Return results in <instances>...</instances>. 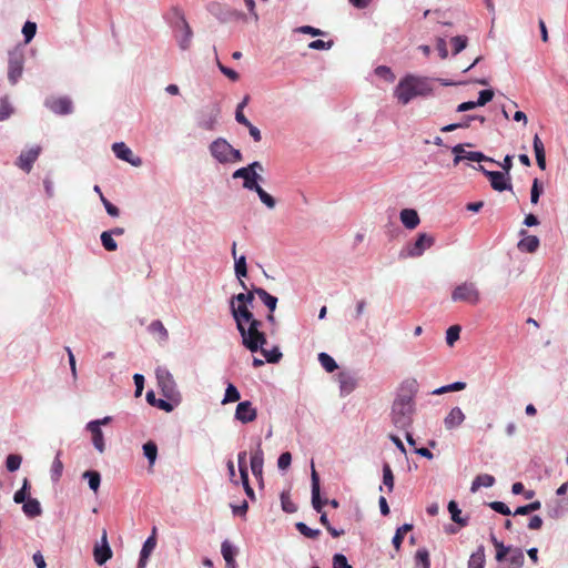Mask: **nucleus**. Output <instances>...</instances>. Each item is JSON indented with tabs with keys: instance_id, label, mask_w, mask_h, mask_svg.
Listing matches in <instances>:
<instances>
[{
	"instance_id": "obj_7",
	"label": "nucleus",
	"mask_w": 568,
	"mask_h": 568,
	"mask_svg": "<svg viewBox=\"0 0 568 568\" xmlns=\"http://www.w3.org/2000/svg\"><path fill=\"white\" fill-rule=\"evenodd\" d=\"M111 420V416H105L101 419L91 420L85 425V429L91 434L92 444L100 454L105 450V442L101 426L109 424Z\"/></svg>"
},
{
	"instance_id": "obj_2",
	"label": "nucleus",
	"mask_w": 568,
	"mask_h": 568,
	"mask_svg": "<svg viewBox=\"0 0 568 568\" xmlns=\"http://www.w3.org/2000/svg\"><path fill=\"white\" fill-rule=\"evenodd\" d=\"M433 93L432 79L406 74L395 88L394 95L403 105L408 104L414 98L427 97Z\"/></svg>"
},
{
	"instance_id": "obj_63",
	"label": "nucleus",
	"mask_w": 568,
	"mask_h": 568,
	"mask_svg": "<svg viewBox=\"0 0 568 568\" xmlns=\"http://www.w3.org/2000/svg\"><path fill=\"white\" fill-rule=\"evenodd\" d=\"M333 45V41L314 40L308 43V48L313 50H328Z\"/></svg>"
},
{
	"instance_id": "obj_34",
	"label": "nucleus",
	"mask_w": 568,
	"mask_h": 568,
	"mask_svg": "<svg viewBox=\"0 0 568 568\" xmlns=\"http://www.w3.org/2000/svg\"><path fill=\"white\" fill-rule=\"evenodd\" d=\"M383 486L387 488L388 493H392L394 489V475L389 464L387 463L383 465Z\"/></svg>"
},
{
	"instance_id": "obj_10",
	"label": "nucleus",
	"mask_w": 568,
	"mask_h": 568,
	"mask_svg": "<svg viewBox=\"0 0 568 568\" xmlns=\"http://www.w3.org/2000/svg\"><path fill=\"white\" fill-rule=\"evenodd\" d=\"M44 105L53 113L67 115L72 113V101L68 97H49L45 99Z\"/></svg>"
},
{
	"instance_id": "obj_6",
	"label": "nucleus",
	"mask_w": 568,
	"mask_h": 568,
	"mask_svg": "<svg viewBox=\"0 0 568 568\" xmlns=\"http://www.w3.org/2000/svg\"><path fill=\"white\" fill-rule=\"evenodd\" d=\"M311 481H312V506L314 510H316L320 516L321 524L327 528L331 526L327 514L323 511V499L321 497V486H320V477L317 471L314 468V465L312 464V471H311Z\"/></svg>"
},
{
	"instance_id": "obj_62",
	"label": "nucleus",
	"mask_w": 568,
	"mask_h": 568,
	"mask_svg": "<svg viewBox=\"0 0 568 568\" xmlns=\"http://www.w3.org/2000/svg\"><path fill=\"white\" fill-rule=\"evenodd\" d=\"M101 202L103 203L105 211L108 212L109 215H111L113 217L119 216L120 210L115 205H113L110 201H108V199H105V196L103 194H101Z\"/></svg>"
},
{
	"instance_id": "obj_21",
	"label": "nucleus",
	"mask_w": 568,
	"mask_h": 568,
	"mask_svg": "<svg viewBox=\"0 0 568 568\" xmlns=\"http://www.w3.org/2000/svg\"><path fill=\"white\" fill-rule=\"evenodd\" d=\"M400 221L408 230H414L418 226L420 220L418 213L413 209H404L400 211Z\"/></svg>"
},
{
	"instance_id": "obj_12",
	"label": "nucleus",
	"mask_w": 568,
	"mask_h": 568,
	"mask_svg": "<svg viewBox=\"0 0 568 568\" xmlns=\"http://www.w3.org/2000/svg\"><path fill=\"white\" fill-rule=\"evenodd\" d=\"M193 32L187 21L181 17L175 24V38L181 50H187L191 45Z\"/></svg>"
},
{
	"instance_id": "obj_20",
	"label": "nucleus",
	"mask_w": 568,
	"mask_h": 568,
	"mask_svg": "<svg viewBox=\"0 0 568 568\" xmlns=\"http://www.w3.org/2000/svg\"><path fill=\"white\" fill-rule=\"evenodd\" d=\"M159 385L165 393H171L174 389V381L171 373L165 367H158L155 371Z\"/></svg>"
},
{
	"instance_id": "obj_16",
	"label": "nucleus",
	"mask_w": 568,
	"mask_h": 568,
	"mask_svg": "<svg viewBox=\"0 0 568 568\" xmlns=\"http://www.w3.org/2000/svg\"><path fill=\"white\" fill-rule=\"evenodd\" d=\"M453 153L455 154V159H454L455 164H458L464 159H467V160L474 161V162H481V161L494 162L491 159H488L481 152H466L462 144L454 146Z\"/></svg>"
},
{
	"instance_id": "obj_48",
	"label": "nucleus",
	"mask_w": 568,
	"mask_h": 568,
	"mask_svg": "<svg viewBox=\"0 0 568 568\" xmlns=\"http://www.w3.org/2000/svg\"><path fill=\"white\" fill-rule=\"evenodd\" d=\"M281 505L282 509L287 514H293L297 510V506L291 500L287 493L281 494Z\"/></svg>"
},
{
	"instance_id": "obj_30",
	"label": "nucleus",
	"mask_w": 568,
	"mask_h": 568,
	"mask_svg": "<svg viewBox=\"0 0 568 568\" xmlns=\"http://www.w3.org/2000/svg\"><path fill=\"white\" fill-rule=\"evenodd\" d=\"M539 246V240L535 235H527L519 241L518 247L521 251L534 253Z\"/></svg>"
},
{
	"instance_id": "obj_9",
	"label": "nucleus",
	"mask_w": 568,
	"mask_h": 568,
	"mask_svg": "<svg viewBox=\"0 0 568 568\" xmlns=\"http://www.w3.org/2000/svg\"><path fill=\"white\" fill-rule=\"evenodd\" d=\"M23 71V53L14 50L9 52L8 79L11 84H16L21 78Z\"/></svg>"
},
{
	"instance_id": "obj_14",
	"label": "nucleus",
	"mask_w": 568,
	"mask_h": 568,
	"mask_svg": "<svg viewBox=\"0 0 568 568\" xmlns=\"http://www.w3.org/2000/svg\"><path fill=\"white\" fill-rule=\"evenodd\" d=\"M433 244L434 237L426 233H422L418 235L415 243L412 246H409L408 255L412 257L420 256L425 252V250L432 247Z\"/></svg>"
},
{
	"instance_id": "obj_15",
	"label": "nucleus",
	"mask_w": 568,
	"mask_h": 568,
	"mask_svg": "<svg viewBox=\"0 0 568 568\" xmlns=\"http://www.w3.org/2000/svg\"><path fill=\"white\" fill-rule=\"evenodd\" d=\"M40 152V146H34L26 152H22L17 160V165L24 172L29 173L32 169L33 163L37 161Z\"/></svg>"
},
{
	"instance_id": "obj_51",
	"label": "nucleus",
	"mask_w": 568,
	"mask_h": 568,
	"mask_svg": "<svg viewBox=\"0 0 568 568\" xmlns=\"http://www.w3.org/2000/svg\"><path fill=\"white\" fill-rule=\"evenodd\" d=\"M60 455L61 452H58L51 467V474L54 480H58L61 477L63 470V464L60 459Z\"/></svg>"
},
{
	"instance_id": "obj_26",
	"label": "nucleus",
	"mask_w": 568,
	"mask_h": 568,
	"mask_svg": "<svg viewBox=\"0 0 568 568\" xmlns=\"http://www.w3.org/2000/svg\"><path fill=\"white\" fill-rule=\"evenodd\" d=\"M254 292L265 304V306L270 310V312L273 313L277 305V297L271 295L262 287H254Z\"/></svg>"
},
{
	"instance_id": "obj_39",
	"label": "nucleus",
	"mask_w": 568,
	"mask_h": 568,
	"mask_svg": "<svg viewBox=\"0 0 568 568\" xmlns=\"http://www.w3.org/2000/svg\"><path fill=\"white\" fill-rule=\"evenodd\" d=\"M412 528H413V525H410V524H404L403 526L397 528L395 536L393 537V540H392V542L396 549L400 548V545L403 542L405 534L408 532L409 530H412Z\"/></svg>"
},
{
	"instance_id": "obj_40",
	"label": "nucleus",
	"mask_w": 568,
	"mask_h": 568,
	"mask_svg": "<svg viewBox=\"0 0 568 568\" xmlns=\"http://www.w3.org/2000/svg\"><path fill=\"white\" fill-rule=\"evenodd\" d=\"M155 546V538L153 536L149 537L142 546V549L140 551V558H142V560H148L150 555L153 552Z\"/></svg>"
},
{
	"instance_id": "obj_56",
	"label": "nucleus",
	"mask_w": 568,
	"mask_h": 568,
	"mask_svg": "<svg viewBox=\"0 0 568 568\" xmlns=\"http://www.w3.org/2000/svg\"><path fill=\"white\" fill-rule=\"evenodd\" d=\"M488 506L496 513H499L505 516H509L513 514L510 508L503 501H491L488 504Z\"/></svg>"
},
{
	"instance_id": "obj_13",
	"label": "nucleus",
	"mask_w": 568,
	"mask_h": 568,
	"mask_svg": "<svg viewBox=\"0 0 568 568\" xmlns=\"http://www.w3.org/2000/svg\"><path fill=\"white\" fill-rule=\"evenodd\" d=\"M257 416L256 409L250 400L240 402L235 409V418L243 424L255 420Z\"/></svg>"
},
{
	"instance_id": "obj_52",
	"label": "nucleus",
	"mask_w": 568,
	"mask_h": 568,
	"mask_svg": "<svg viewBox=\"0 0 568 568\" xmlns=\"http://www.w3.org/2000/svg\"><path fill=\"white\" fill-rule=\"evenodd\" d=\"M37 24L31 21H27L22 28L26 43H29L36 36Z\"/></svg>"
},
{
	"instance_id": "obj_41",
	"label": "nucleus",
	"mask_w": 568,
	"mask_h": 568,
	"mask_svg": "<svg viewBox=\"0 0 568 568\" xmlns=\"http://www.w3.org/2000/svg\"><path fill=\"white\" fill-rule=\"evenodd\" d=\"M220 111L219 109L215 111V113H212V114H209L206 116H204L200 122H199V126L204 129V130H207V131H212L214 130L215 128V124L217 122V115H219Z\"/></svg>"
},
{
	"instance_id": "obj_27",
	"label": "nucleus",
	"mask_w": 568,
	"mask_h": 568,
	"mask_svg": "<svg viewBox=\"0 0 568 568\" xmlns=\"http://www.w3.org/2000/svg\"><path fill=\"white\" fill-rule=\"evenodd\" d=\"M485 549L484 546H479L477 550L470 555L467 568H485Z\"/></svg>"
},
{
	"instance_id": "obj_55",
	"label": "nucleus",
	"mask_w": 568,
	"mask_h": 568,
	"mask_svg": "<svg viewBox=\"0 0 568 568\" xmlns=\"http://www.w3.org/2000/svg\"><path fill=\"white\" fill-rule=\"evenodd\" d=\"M261 202L263 204H265L268 209H274L275 207V200L272 195H270L266 191H264L262 187H260L257 191H256Z\"/></svg>"
},
{
	"instance_id": "obj_38",
	"label": "nucleus",
	"mask_w": 568,
	"mask_h": 568,
	"mask_svg": "<svg viewBox=\"0 0 568 568\" xmlns=\"http://www.w3.org/2000/svg\"><path fill=\"white\" fill-rule=\"evenodd\" d=\"M146 400L149 404L156 406L168 413L173 409V406L169 402H166L164 399H156L153 392L146 393Z\"/></svg>"
},
{
	"instance_id": "obj_25",
	"label": "nucleus",
	"mask_w": 568,
	"mask_h": 568,
	"mask_svg": "<svg viewBox=\"0 0 568 568\" xmlns=\"http://www.w3.org/2000/svg\"><path fill=\"white\" fill-rule=\"evenodd\" d=\"M234 260H235V265H234L235 274L240 281V285L242 286V288L244 291H246L247 286L245 284V282L242 280L243 277H245L247 275L246 257L244 255H242Z\"/></svg>"
},
{
	"instance_id": "obj_37",
	"label": "nucleus",
	"mask_w": 568,
	"mask_h": 568,
	"mask_svg": "<svg viewBox=\"0 0 568 568\" xmlns=\"http://www.w3.org/2000/svg\"><path fill=\"white\" fill-rule=\"evenodd\" d=\"M143 454L148 458L150 466H153L158 457V446L153 442L143 445Z\"/></svg>"
},
{
	"instance_id": "obj_57",
	"label": "nucleus",
	"mask_w": 568,
	"mask_h": 568,
	"mask_svg": "<svg viewBox=\"0 0 568 568\" xmlns=\"http://www.w3.org/2000/svg\"><path fill=\"white\" fill-rule=\"evenodd\" d=\"M27 489H28V480L24 479L21 489L17 490L13 496V500L16 504H24L27 499Z\"/></svg>"
},
{
	"instance_id": "obj_42",
	"label": "nucleus",
	"mask_w": 568,
	"mask_h": 568,
	"mask_svg": "<svg viewBox=\"0 0 568 568\" xmlns=\"http://www.w3.org/2000/svg\"><path fill=\"white\" fill-rule=\"evenodd\" d=\"M240 397H241V395H240V392L237 390V388L233 384H229L225 389V394H224L222 404L237 402L240 399Z\"/></svg>"
},
{
	"instance_id": "obj_45",
	"label": "nucleus",
	"mask_w": 568,
	"mask_h": 568,
	"mask_svg": "<svg viewBox=\"0 0 568 568\" xmlns=\"http://www.w3.org/2000/svg\"><path fill=\"white\" fill-rule=\"evenodd\" d=\"M101 242H102L103 247L106 251L113 252L118 247L116 242L113 240L112 233H110L109 231L102 232Z\"/></svg>"
},
{
	"instance_id": "obj_32",
	"label": "nucleus",
	"mask_w": 568,
	"mask_h": 568,
	"mask_svg": "<svg viewBox=\"0 0 568 568\" xmlns=\"http://www.w3.org/2000/svg\"><path fill=\"white\" fill-rule=\"evenodd\" d=\"M221 554L225 560V564H232L237 555V549L229 541L224 540L221 545Z\"/></svg>"
},
{
	"instance_id": "obj_8",
	"label": "nucleus",
	"mask_w": 568,
	"mask_h": 568,
	"mask_svg": "<svg viewBox=\"0 0 568 568\" xmlns=\"http://www.w3.org/2000/svg\"><path fill=\"white\" fill-rule=\"evenodd\" d=\"M478 170L489 180L495 191L503 192L513 189L509 175L499 171H488L483 165H479Z\"/></svg>"
},
{
	"instance_id": "obj_5",
	"label": "nucleus",
	"mask_w": 568,
	"mask_h": 568,
	"mask_svg": "<svg viewBox=\"0 0 568 568\" xmlns=\"http://www.w3.org/2000/svg\"><path fill=\"white\" fill-rule=\"evenodd\" d=\"M254 295H256V293L253 290L247 293H240L231 298L230 306L233 317L244 320L252 318L253 313L250 311L248 306L252 305Z\"/></svg>"
},
{
	"instance_id": "obj_19",
	"label": "nucleus",
	"mask_w": 568,
	"mask_h": 568,
	"mask_svg": "<svg viewBox=\"0 0 568 568\" xmlns=\"http://www.w3.org/2000/svg\"><path fill=\"white\" fill-rule=\"evenodd\" d=\"M465 414L459 407H454L444 418V425L447 430H453L459 427L465 422Z\"/></svg>"
},
{
	"instance_id": "obj_18",
	"label": "nucleus",
	"mask_w": 568,
	"mask_h": 568,
	"mask_svg": "<svg viewBox=\"0 0 568 568\" xmlns=\"http://www.w3.org/2000/svg\"><path fill=\"white\" fill-rule=\"evenodd\" d=\"M102 545L94 548V560L98 565L105 564L112 557V550L108 544L106 531L104 530L101 537Z\"/></svg>"
},
{
	"instance_id": "obj_49",
	"label": "nucleus",
	"mask_w": 568,
	"mask_h": 568,
	"mask_svg": "<svg viewBox=\"0 0 568 568\" xmlns=\"http://www.w3.org/2000/svg\"><path fill=\"white\" fill-rule=\"evenodd\" d=\"M261 180V176L257 172H253L248 178H246L243 182V186L251 191H257L261 186L257 181Z\"/></svg>"
},
{
	"instance_id": "obj_46",
	"label": "nucleus",
	"mask_w": 568,
	"mask_h": 568,
	"mask_svg": "<svg viewBox=\"0 0 568 568\" xmlns=\"http://www.w3.org/2000/svg\"><path fill=\"white\" fill-rule=\"evenodd\" d=\"M22 457L17 454H10L6 459V467L9 471L13 473L21 466Z\"/></svg>"
},
{
	"instance_id": "obj_1",
	"label": "nucleus",
	"mask_w": 568,
	"mask_h": 568,
	"mask_svg": "<svg viewBox=\"0 0 568 568\" xmlns=\"http://www.w3.org/2000/svg\"><path fill=\"white\" fill-rule=\"evenodd\" d=\"M417 392L418 383L415 378L403 381L395 392L389 418L393 426L399 430H407L413 425Z\"/></svg>"
},
{
	"instance_id": "obj_53",
	"label": "nucleus",
	"mask_w": 568,
	"mask_h": 568,
	"mask_svg": "<svg viewBox=\"0 0 568 568\" xmlns=\"http://www.w3.org/2000/svg\"><path fill=\"white\" fill-rule=\"evenodd\" d=\"M450 42L453 44V53L458 54L466 48L467 38L465 36H456V37L452 38Z\"/></svg>"
},
{
	"instance_id": "obj_59",
	"label": "nucleus",
	"mask_w": 568,
	"mask_h": 568,
	"mask_svg": "<svg viewBox=\"0 0 568 568\" xmlns=\"http://www.w3.org/2000/svg\"><path fill=\"white\" fill-rule=\"evenodd\" d=\"M246 452H241L237 455L239 468L242 481H246L247 468H246Z\"/></svg>"
},
{
	"instance_id": "obj_22",
	"label": "nucleus",
	"mask_w": 568,
	"mask_h": 568,
	"mask_svg": "<svg viewBox=\"0 0 568 568\" xmlns=\"http://www.w3.org/2000/svg\"><path fill=\"white\" fill-rule=\"evenodd\" d=\"M505 560L510 565V568H521L525 562L523 549L510 547Z\"/></svg>"
},
{
	"instance_id": "obj_60",
	"label": "nucleus",
	"mask_w": 568,
	"mask_h": 568,
	"mask_svg": "<svg viewBox=\"0 0 568 568\" xmlns=\"http://www.w3.org/2000/svg\"><path fill=\"white\" fill-rule=\"evenodd\" d=\"M292 463V455L288 452L282 453L277 459V467L281 470H285Z\"/></svg>"
},
{
	"instance_id": "obj_3",
	"label": "nucleus",
	"mask_w": 568,
	"mask_h": 568,
	"mask_svg": "<svg viewBox=\"0 0 568 568\" xmlns=\"http://www.w3.org/2000/svg\"><path fill=\"white\" fill-rule=\"evenodd\" d=\"M240 331L244 346L252 353L257 352L265 343L264 333L261 332L262 323L253 315L251 320L234 317Z\"/></svg>"
},
{
	"instance_id": "obj_64",
	"label": "nucleus",
	"mask_w": 568,
	"mask_h": 568,
	"mask_svg": "<svg viewBox=\"0 0 568 568\" xmlns=\"http://www.w3.org/2000/svg\"><path fill=\"white\" fill-rule=\"evenodd\" d=\"M217 67H219L220 71L225 77H227L230 80H232V81H237L239 80L240 75H239V73L235 70L230 69V68L223 65L220 61H217Z\"/></svg>"
},
{
	"instance_id": "obj_11",
	"label": "nucleus",
	"mask_w": 568,
	"mask_h": 568,
	"mask_svg": "<svg viewBox=\"0 0 568 568\" xmlns=\"http://www.w3.org/2000/svg\"><path fill=\"white\" fill-rule=\"evenodd\" d=\"M210 152L221 163H227L232 161L230 153L232 152V145L222 138L216 139L210 145Z\"/></svg>"
},
{
	"instance_id": "obj_50",
	"label": "nucleus",
	"mask_w": 568,
	"mask_h": 568,
	"mask_svg": "<svg viewBox=\"0 0 568 568\" xmlns=\"http://www.w3.org/2000/svg\"><path fill=\"white\" fill-rule=\"evenodd\" d=\"M13 112L7 97L0 99V121L7 120Z\"/></svg>"
},
{
	"instance_id": "obj_61",
	"label": "nucleus",
	"mask_w": 568,
	"mask_h": 568,
	"mask_svg": "<svg viewBox=\"0 0 568 568\" xmlns=\"http://www.w3.org/2000/svg\"><path fill=\"white\" fill-rule=\"evenodd\" d=\"M333 568H353L346 557L342 554H336L333 557Z\"/></svg>"
},
{
	"instance_id": "obj_28",
	"label": "nucleus",
	"mask_w": 568,
	"mask_h": 568,
	"mask_svg": "<svg viewBox=\"0 0 568 568\" xmlns=\"http://www.w3.org/2000/svg\"><path fill=\"white\" fill-rule=\"evenodd\" d=\"M448 511L450 514L452 520L456 524H458L462 527L467 526L468 524V517H462V510L459 509L456 501L450 500L448 503Z\"/></svg>"
},
{
	"instance_id": "obj_43",
	"label": "nucleus",
	"mask_w": 568,
	"mask_h": 568,
	"mask_svg": "<svg viewBox=\"0 0 568 568\" xmlns=\"http://www.w3.org/2000/svg\"><path fill=\"white\" fill-rule=\"evenodd\" d=\"M465 387H466V383L455 382L453 384H448V385L442 386L439 388H436L435 390H433V394L440 395V394H444L447 392H457V390L464 389Z\"/></svg>"
},
{
	"instance_id": "obj_36",
	"label": "nucleus",
	"mask_w": 568,
	"mask_h": 568,
	"mask_svg": "<svg viewBox=\"0 0 568 568\" xmlns=\"http://www.w3.org/2000/svg\"><path fill=\"white\" fill-rule=\"evenodd\" d=\"M83 478H87L88 479V484H89V487L93 490V491H97L100 487V484H101V476L98 471L95 470H87L83 473Z\"/></svg>"
},
{
	"instance_id": "obj_31",
	"label": "nucleus",
	"mask_w": 568,
	"mask_h": 568,
	"mask_svg": "<svg viewBox=\"0 0 568 568\" xmlns=\"http://www.w3.org/2000/svg\"><path fill=\"white\" fill-rule=\"evenodd\" d=\"M339 387L342 395H348L356 387V381L346 374L339 375Z\"/></svg>"
},
{
	"instance_id": "obj_24",
	"label": "nucleus",
	"mask_w": 568,
	"mask_h": 568,
	"mask_svg": "<svg viewBox=\"0 0 568 568\" xmlns=\"http://www.w3.org/2000/svg\"><path fill=\"white\" fill-rule=\"evenodd\" d=\"M495 484V477L489 474H481L475 477L471 483L470 491L476 493L481 487H491Z\"/></svg>"
},
{
	"instance_id": "obj_4",
	"label": "nucleus",
	"mask_w": 568,
	"mask_h": 568,
	"mask_svg": "<svg viewBox=\"0 0 568 568\" xmlns=\"http://www.w3.org/2000/svg\"><path fill=\"white\" fill-rule=\"evenodd\" d=\"M452 301L476 306L481 301V294L476 283L465 281L452 291Z\"/></svg>"
},
{
	"instance_id": "obj_58",
	"label": "nucleus",
	"mask_w": 568,
	"mask_h": 568,
	"mask_svg": "<svg viewBox=\"0 0 568 568\" xmlns=\"http://www.w3.org/2000/svg\"><path fill=\"white\" fill-rule=\"evenodd\" d=\"M494 98V91L490 89L483 90L479 92L478 100L475 101L477 106H484L486 103L491 101Z\"/></svg>"
},
{
	"instance_id": "obj_23",
	"label": "nucleus",
	"mask_w": 568,
	"mask_h": 568,
	"mask_svg": "<svg viewBox=\"0 0 568 568\" xmlns=\"http://www.w3.org/2000/svg\"><path fill=\"white\" fill-rule=\"evenodd\" d=\"M263 463V450L261 448V443H258L256 450L251 456V469L255 477L262 476Z\"/></svg>"
},
{
	"instance_id": "obj_33",
	"label": "nucleus",
	"mask_w": 568,
	"mask_h": 568,
	"mask_svg": "<svg viewBox=\"0 0 568 568\" xmlns=\"http://www.w3.org/2000/svg\"><path fill=\"white\" fill-rule=\"evenodd\" d=\"M416 567L430 568L429 554L426 548H419L415 555Z\"/></svg>"
},
{
	"instance_id": "obj_47",
	"label": "nucleus",
	"mask_w": 568,
	"mask_h": 568,
	"mask_svg": "<svg viewBox=\"0 0 568 568\" xmlns=\"http://www.w3.org/2000/svg\"><path fill=\"white\" fill-rule=\"evenodd\" d=\"M541 507V503L539 500H535L528 505L519 506L514 511V515H528L535 510H538Z\"/></svg>"
},
{
	"instance_id": "obj_44",
	"label": "nucleus",
	"mask_w": 568,
	"mask_h": 568,
	"mask_svg": "<svg viewBox=\"0 0 568 568\" xmlns=\"http://www.w3.org/2000/svg\"><path fill=\"white\" fill-rule=\"evenodd\" d=\"M295 527L300 531V534L311 539L317 538L321 534L318 529L310 528L306 524L302 521L297 523Z\"/></svg>"
},
{
	"instance_id": "obj_54",
	"label": "nucleus",
	"mask_w": 568,
	"mask_h": 568,
	"mask_svg": "<svg viewBox=\"0 0 568 568\" xmlns=\"http://www.w3.org/2000/svg\"><path fill=\"white\" fill-rule=\"evenodd\" d=\"M460 326L459 325H452L447 332H446V342L449 346H453L454 343L459 338L460 334Z\"/></svg>"
},
{
	"instance_id": "obj_29",
	"label": "nucleus",
	"mask_w": 568,
	"mask_h": 568,
	"mask_svg": "<svg viewBox=\"0 0 568 568\" xmlns=\"http://www.w3.org/2000/svg\"><path fill=\"white\" fill-rule=\"evenodd\" d=\"M22 510L23 513L28 516V517H37V516H40L41 513H42V508H41V505L39 503L38 499L36 498H29L22 506Z\"/></svg>"
},
{
	"instance_id": "obj_35",
	"label": "nucleus",
	"mask_w": 568,
	"mask_h": 568,
	"mask_svg": "<svg viewBox=\"0 0 568 568\" xmlns=\"http://www.w3.org/2000/svg\"><path fill=\"white\" fill-rule=\"evenodd\" d=\"M149 331L160 341H165L168 338V331L160 321L152 322L149 326Z\"/></svg>"
},
{
	"instance_id": "obj_17",
	"label": "nucleus",
	"mask_w": 568,
	"mask_h": 568,
	"mask_svg": "<svg viewBox=\"0 0 568 568\" xmlns=\"http://www.w3.org/2000/svg\"><path fill=\"white\" fill-rule=\"evenodd\" d=\"M112 150H113L114 154L116 155V158H119L134 166H138L141 164V159L135 158L133 155V152L131 151V149L128 148L125 143L116 142L112 145Z\"/></svg>"
}]
</instances>
